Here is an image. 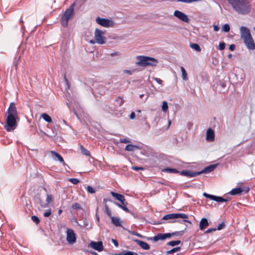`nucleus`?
Returning <instances> with one entry per match:
<instances>
[{"label": "nucleus", "instance_id": "nucleus-41", "mask_svg": "<svg viewBox=\"0 0 255 255\" xmlns=\"http://www.w3.org/2000/svg\"><path fill=\"white\" fill-rule=\"evenodd\" d=\"M31 220L34 223H36V224L39 223L40 222L39 218L36 216H32L31 217Z\"/></svg>", "mask_w": 255, "mask_h": 255}, {"label": "nucleus", "instance_id": "nucleus-29", "mask_svg": "<svg viewBox=\"0 0 255 255\" xmlns=\"http://www.w3.org/2000/svg\"><path fill=\"white\" fill-rule=\"evenodd\" d=\"M41 116L46 122L51 123L52 122L51 118L48 114L43 113Z\"/></svg>", "mask_w": 255, "mask_h": 255}, {"label": "nucleus", "instance_id": "nucleus-18", "mask_svg": "<svg viewBox=\"0 0 255 255\" xmlns=\"http://www.w3.org/2000/svg\"><path fill=\"white\" fill-rule=\"evenodd\" d=\"M215 139V133L213 129L209 128L207 130L206 140L209 141H213Z\"/></svg>", "mask_w": 255, "mask_h": 255}, {"label": "nucleus", "instance_id": "nucleus-6", "mask_svg": "<svg viewBox=\"0 0 255 255\" xmlns=\"http://www.w3.org/2000/svg\"><path fill=\"white\" fill-rule=\"evenodd\" d=\"M182 218L184 219H187L188 218V216L183 213H172V214H167L165 216H164L162 220H172V219H175L177 218Z\"/></svg>", "mask_w": 255, "mask_h": 255}, {"label": "nucleus", "instance_id": "nucleus-4", "mask_svg": "<svg viewBox=\"0 0 255 255\" xmlns=\"http://www.w3.org/2000/svg\"><path fill=\"white\" fill-rule=\"evenodd\" d=\"M179 234L178 232H175L172 233H165V234H158L157 235L153 237H150L148 238V240H153L154 242H157L159 240H164L166 239L170 238L172 236L177 235Z\"/></svg>", "mask_w": 255, "mask_h": 255}, {"label": "nucleus", "instance_id": "nucleus-44", "mask_svg": "<svg viewBox=\"0 0 255 255\" xmlns=\"http://www.w3.org/2000/svg\"><path fill=\"white\" fill-rule=\"evenodd\" d=\"M225 227V225L224 223L223 222L222 223H220L218 225V227L217 228H216V229H217V230H221L223 229Z\"/></svg>", "mask_w": 255, "mask_h": 255}, {"label": "nucleus", "instance_id": "nucleus-46", "mask_svg": "<svg viewBox=\"0 0 255 255\" xmlns=\"http://www.w3.org/2000/svg\"><path fill=\"white\" fill-rule=\"evenodd\" d=\"M203 196L207 198H209V199L213 200L214 195L209 194L206 193H204Z\"/></svg>", "mask_w": 255, "mask_h": 255}, {"label": "nucleus", "instance_id": "nucleus-45", "mask_svg": "<svg viewBox=\"0 0 255 255\" xmlns=\"http://www.w3.org/2000/svg\"><path fill=\"white\" fill-rule=\"evenodd\" d=\"M51 214V210L48 209V210H46V211H45L44 213L43 216L45 217H48L50 216Z\"/></svg>", "mask_w": 255, "mask_h": 255}, {"label": "nucleus", "instance_id": "nucleus-3", "mask_svg": "<svg viewBox=\"0 0 255 255\" xmlns=\"http://www.w3.org/2000/svg\"><path fill=\"white\" fill-rule=\"evenodd\" d=\"M74 4H73L66 9L60 18L61 25L64 27H67L68 21L74 15Z\"/></svg>", "mask_w": 255, "mask_h": 255}, {"label": "nucleus", "instance_id": "nucleus-32", "mask_svg": "<svg viewBox=\"0 0 255 255\" xmlns=\"http://www.w3.org/2000/svg\"><path fill=\"white\" fill-rule=\"evenodd\" d=\"M120 208H122L124 211L128 213H130V211L126 207V205L124 203V205L120 204L119 203H116Z\"/></svg>", "mask_w": 255, "mask_h": 255}, {"label": "nucleus", "instance_id": "nucleus-49", "mask_svg": "<svg viewBox=\"0 0 255 255\" xmlns=\"http://www.w3.org/2000/svg\"><path fill=\"white\" fill-rule=\"evenodd\" d=\"M120 142L121 143H129L130 141L127 138L120 139Z\"/></svg>", "mask_w": 255, "mask_h": 255}, {"label": "nucleus", "instance_id": "nucleus-9", "mask_svg": "<svg viewBox=\"0 0 255 255\" xmlns=\"http://www.w3.org/2000/svg\"><path fill=\"white\" fill-rule=\"evenodd\" d=\"M136 58L139 61L136 63V65L143 67H147V64H150L149 63H148V60H152L148 56H138Z\"/></svg>", "mask_w": 255, "mask_h": 255}, {"label": "nucleus", "instance_id": "nucleus-57", "mask_svg": "<svg viewBox=\"0 0 255 255\" xmlns=\"http://www.w3.org/2000/svg\"><path fill=\"white\" fill-rule=\"evenodd\" d=\"M131 234L132 235H134V236H137V237H141V235L139 233H137L136 232H132Z\"/></svg>", "mask_w": 255, "mask_h": 255}, {"label": "nucleus", "instance_id": "nucleus-47", "mask_svg": "<svg viewBox=\"0 0 255 255\" xmlns=\"http://www.w3.org/2000/svg\"><path fill=\"white\" fill-rule=\"evenodd\" d=\"M226 44L224 42H220L219 45V49L222 50L225 49Z\"/></svg>", "mask_w": 255, "mask_h": 255}, {"label": "nucleus", "instance_id": "nucleus-26", "mask_svg": "<svg viewBox=\"0 0 255 255\" xmlns=\"http://www.w3.org/2000/svg\"><path fill=\"white\" fill-rule=\"evenodd\" d=\"M162 171L164 172H167V173H179V171L178 170H177L176 169L169 168V167L165 168L162 169Z\"/></svg>", "mask_w": 255, "mask_h": 255}, {"label": "nucleus", "instance_id": "nucleus-50", "mask_svg": "<svg viewBox=\"0 0 255 255\" xmlns=\"http://www.w3.org/2000/svg\"><path fill=\"white\" fill-rule=\"evenodd\" d=\"M132 169L133 170L135 171H138V170H143V168L142 167H138V166H132Z\"/></svg>", "mask_w": 255, "mask_h": 255}, {"label": "nucleus", "instance_id": "nucleus-36", "mask_svg": "<svg viewBox=\"0 0 255 255\" xmlns=\"http://www.w3.org/2000/svg\"><path fill=\"white\" fill-rule=\"evenodd\" d=\"M180 250V247H176V248H174L169 251H168L167 252V254H173L177 251H179Z\"/></svg>", "mask_w": 255, "mask_h": 255}, {"label": "nucleus", "instance_id": "nucleus-27", "mask_svg": "<svg viewBox=\"0 0 255 255\" xmlns=\"http://www.w3.org/2000/svg\"><path fill=\"white\" fill-rule=\"evenodd\" d=\"M213 200L217 202H225L228 201L227 199L224 198L220 196H214Z\"/></svg>", "mask_w": 255, "mask_h": 255}, {"label": "nucleus", "instance_id": "nucleus-53", "mask_svg": "<svg viewBox=\"0 0 255 255\" xmlns=\"http://www.w3.org/2000/svg\"><path fill=\"white\" fill-rule=\"evenodd\" d=\"M235 47H236V46L235 44H231L229 46V49L231 50V51H233L235 50Z\"/></svg>", "mask_w": 255, "mask_h": 255}, {"label": "nucleus", "instance_id": "nucleus-15", "mask_svg": "<svg viewBox=\"0 0 255 255\" xmlns=\"http://www.w3.org/2000/svg\"><path fill=\"white\" fill-rule=\"evenodd\" d=\"M217 167L216 164H211L204 168L201 171L197 172L198 175L202 173H209L213 171Z\"/></svg>", "mask_w": 255, "mask_h": 255}, {"label": "nucleus", "instance_id": "nucleus-13", "mask_svg": "<svg viewBox=\"0 0 255 255\" xmlns=\"http://www.w3.org/2000/svg\"><path fill=\"white\" fill-rule=\"evenodd\" d=\"M90 245L93 249L98 252L102 251L104 249L103 243L101 241L97 242L92 241L90 243Z\"/></svg>", "mask_w": 255, "mask_h": 255}, {"label": "nucleus", "instance_id": "nucleus-30", "mask_svg": "<svg viewBox=\"0 0 255 255\" xmlns=\"http://www.w3.org/2000/svg\"><path fill=\"white\" fill-rule=\"evenodd\" d=\"M190 47L197 52L201 51L200 46L197 43H190Z\"/></svg>", "mask_w": 255, "mask_h": 255}, {"label": "nucleus", "instance_id": "nucleus-19", "mask_svg": "<svg viewBox=\"0 0 255 255\" xmlns=\"http://www.w3.org/2000/svg\"><path fill=\"white\" fill-rule=\"evenodd\" d=\"M111 195L115 197L117 200L119 201L122 204L124 205V202L125 198L124 195L120 194L119 193L112 191L111 192Z\"/></svg>", "mask_w": 255, "mask_h": 255}, {"label": "nucleus", "instance_id": "nucleus-60", "mask_svg": "<svg viewBox=\"0 0 255 255\" xmlns=\"http://www.w3.org/2000/svg\"><path fill=\"white\" fill-rule=\"evenodd\" d=\"M118 55V52H115L114 53H112L111 54V55L112 56H114Z\"/></svg>", "mask_w": 255, "mask_h": 255}, {"label": "nucleus", "instance_id": "nucleus-42", "mask_svg": "<svg viewBox=\"0 0 255 255\" xmlns=\"http://www.w3.org/2000/svg\"><path fill=\"white\" fill-rule=\"evenodd\" d=\"M87 189V191L90 193L93 194V193H95L96 192V190H95V189L91 186H89V185L88 186Z\"/></svg>", "mask_w": 255, "mask_h": 255}, {"label": "nucleus", "instance_id": "nucleus-21", "mask_svg": "<svg viewBox=\"0 0 255 255\" xmlns=\"http://www.w3.org/2000/svg\"><path fill=\"white\" fill-rule=\"evenodd\" d=\"M135 242L143 250H147L150 248L149 245L143 241L135 240Z\"/></svg>", "mask_w": 255, "mask_h": 255}, {"label": "nucleus", "instance_id": "nucleus-5", "mask_svg": "<svg viewBox=\"0 0 255 255\" xmlns=\"http://www.w3.org/2000/svg\"><path fill=\"white\" fill-rule=\"evenodd\" d=\"M104 32L96 28L95 31V39L96 42L100 44H103L106 42V37L104 36Z\"/></svg>", "mask_w": 255, "mask_h": 255}, {"label": "nucleus", "instance_id": "nucleus-22", "mask_svg": "<svg viewBox=\"0 0 255 255\" xmlns=\"http://www.w3.org/2000/svg\"><path fill=\"white\" fill-rule=\"evenodd\" d=\"M39 203L41 204V207L46 208L53 201V197H52V195L47 194L46 196V203L44 205L42 204V202L40 199H39Z\"/></svg>", "mask_w": 255, "mask_h": 255}, {"label": "nucleus", "instance_id": "nucleus-64", "mask_svg": "<svg viewBox=\"0 0 255 255\" xmlns=\"http://www.w3.org/2000/svg\"><path fill=\"white\" fill-rule=\"evenodd\" d=\"M183 222H187V223H190V224H191V222H190V221L187 220H184L183 221Z\"/></svg>", "mask_w": 255, "mask_h": 255}, {"label": "nucleus", "instance_id": "nucleus-20", "mask_svg": "<svg viewBox=\"0 0 255 255\" xmlns=\"http://www.w3.org/2000/svg\"><path fill=\"white\" fill-rule=\"evenodd\" d=\"M209 226L208 219L205 218H202L199 223V228L201 230H205Z\"/></svg>", "mask_w": 255, "mask_h": 255}, {"label": "nucleus", "instance_id": "nucleus-52", "mask_svg": "<svg viewBox=\"0 0 255 255\" xmlns=\"http://www.w3.org/2000/svg\"><path fill=\"white\" fill-rule=\"evenodd\" d=\"M112 242L114 244V245L118 247L119 246V243L118 241L115 239H112Z\"/></svg>", "mask_w": 255, "mask_h": 255}, {"label": "nucleus", "instance_id": "nucleus-14", "mask_svg": "<svg viewBox=\"0 0 255 255\" xmlns=\"http://www.w3.org/2000/svg\"><path fill=\"white\" fill-rule=\"evenodd\" d=\"M243 40L249 49L254 50L255 49V44L252 37L247 38V40L245 39Z\"/></svg>", "mask_w": 255, "mask_h": 255}, {"label": "nucleus", "instance_id": "nucleus-61", "mask_svg": "<svg viewBox=\"0 0 255 255\" xmlns=\"http://www.w3.org/2000/svg\"><path fill=\"white\" fill-rule=\"evenodd\" d=\"M45 133V134H46L47 136H49V137H54V136H55V135L56 134V133H54L53 135H48V134H46V133Z\"/></svg>", "mask_w": 255, "mask_h": 255}, {"label": "nucleus", "instance_id": "nucleus-2", "mask_svg": "<svg viewBox=\"0 0 255 255\" xmlns=\"http://www.w3.org/2000/svg\"><path fill=\"white\" fill-rule=\"evenodd\" d=\"M237 13L241 15H247L252 10V5L250 0H227Z\"/></svg>", "mask_w": 255, "mask_h": 255}, {"label": "nucleus", "instance_id": "nucleus-25", "mask_svg": "<svg viewBox=\"0 0 255 255\" xmlns=\"http://www.w3.org/2000/svg\"><path fill=\"white\" fill-rule=\"evenodd\" d=\"M106 91V88L101 85H99L98 87L95 88V91L94 92L97 93L99 94L102 95Z\"/></svg>", "mask_w": 255, "mask_h": 255}, {"label": "nucleus", "instance_id": "nucleus-33", "mask_svg": "<svg viewBox=\"0 0 255 255\" xmlns=\"http://www.w3.org/2000/svg\"><path fill=\"white\" fill-rule=\"evenodd\" d=\"M181 243V241L179 240L172 241L167 243V245L171 247H174L176 245H178Z\"/></svg>", "mask_w": 255, "mask_h": 255}, {"label": "nucleus", "instance_id": "nucleus-37", "mask_svg": "<svg viewBox=\"0 0 255 255\" xmlns=\"http://www.w3.org/2000/svg\"><path fill=\"white\" fill-rule=\"evenodd\" d=\"M116 255H138L136 253L131 252V251H127L124 254L120 253L119 254H117Z\"/></svg>", "mask_w": 255, "mask_h": 255}, {"label": "nucleus", "instance_id": "nucleus-7", "mask_svg": "<svg viewBox=\"0 0 255 255\" xmlns=\"http://www.w3.org/2000/svg\"><path fill=\"white\" fill-rule=\"evenodd\" d=\"M66 241L70 245H73L76 242V234L73 229L70 228L67 229L66 231Z\"/></svg>", "mask_w": 255, "mask_h": 255}, {"label": "nucleus", "instance_id": "nucleus-34", "mask_svg": "<svg viewBox=\"0 0 255 255\" xmlns=\"http://www.w3.org/2000/svg\"><path fill=\"white\" fill-rule=\"evenodd\" d=\"M181 70L182 72V78L184 80H187V74L186 71L183 67H181Z\"/></svg>", "mask_w": 255, "mask_h": 255}, {"label": "nucleus", "instance_id": "nucleus-56", "mask_svg": "<svg viewBox=\"0 0 255 255\" xmlns=\"http://www.w3.org/2000/svg\"><path fill=\"white\" fill-rule=\"evenodd\" d=\"M129 118L131 119H133L135 118V114L133 112H132L130 114Z\"/></svg>", "mask_w": 255, "mask_h": 255}, {"label": "nucleus", "instance_id": "nucleus-35", "mask_svg": "<svg viewBox=\"0 0 255 255\" xmlns=\"http://www.w3.org/2000/svg\"><path fill=\"white\" fill-rule=\"evenodd\" d=\"M71 208L73 210H78L82 209L81 205L78 203H75L72 204Z\"/></svg>", "mask_w": 255, "mask_h": 255}, {"label": "nucleus", "instance_id": "nucleus-40", "mask_svg": "<svg viewBox=\"0 0 255 255\" xmlns=\"http://www.w3.org/2000/svg\"><path fill=\"white\" fill-rule=\"evenodd\" d=\"M230 27L228 24H225L222 27V30L226 32H228L230 31Z\"/></svg>", "mask_w": 255, "mask_h": 255}, {"label": "nucleus", "instance_id": "nucleus-62", "mask_svg": "<svg viewBox=\"0 0 255 255\" xmlns=\"http://www.w3.org/2000/svg\"><path fill=\"white\" fill-rule=\"evenodd\" d=\"M98 207H97V208L96 216H97V220H98V221H99V219H100V218H99V217L98 216V214H97V213H98Z\"/></svg>", "mask_w": 255, "mask_h": 255}, {"label": "nucleus", "instance_id": "nucleus-11", "mask_svg": "<svg viewBox=\"0 0 255 255\" xmlns=\"http://www.w3.org/2000/svg\"><path fill=\"white\" fill-rule=\"evenodd\" d=\"M240 32L241 38L245 39L247 40V38L252 37L249 29L246 26H241L240 28Z\"/></svg>", "mask_w": 255, "mask_h": 255}, {"label": "nucleus", "instance_id": "nucleus-16", "mask_svg": "<svg viewBox=\"0 0 255 255\" xmlns=\"http://www.w3.org/2000/svg\"><path fill=\"white\" fill-rule=\"evenodd\" d=\"M50 152L54 160H58L60 162L62 163L63 165L65 164L63 157L58 152L54 150L50 151Z\"/></svg>", "mask_w": 255, "mask_h": 255}, {"label": "nucleus", "instance_id": "nucleus-38", "mask_svg": "<svg viewBox=\"0 0 255 255\" xmlns=\"http://www.w3.org/2000/svg\"><path fill=\"white\" fill-rule=\"evenodd\" d=\"M105 212H106V214H107V215L110 217V218L112 217V212H111V210L109 208L108 206L107 205H105Z\"/></svg>", "mask_w": 255, "mask_h": 255}, {"label": "nucleus", "instance_id": "nucleus-58", "mask_svg": "<svg viewBox=\"0 0 255 255\" xmlns=\"http://www.w3.org/2000/svg\"><path fill=\"white\" fill-rule=\"evenodd\" d=\"M220 28L218 25H214V30L215 31H217L219 30Z\"/></svg>", "mask_w": 255, "mask_h": 255}, {"label": "nucleus", "instance_id": "nucleus-8", "mask_svg": "<svg viewBox=\"0 0 255 255\" xmlns=\"http://www.w3.org/2000/svg\"><path fill=\"white\" fill-rule=\"evenodd\" d=\"M96 21L98 24L106 27H112L114 25V22L107 18L98 17L96 19Z\"/></svg>", "mask_w": 255, "mask_h": 255}, {"label": "nucleus", "instance_id": "nucleus-43", "mask_svg": "<svg viewBox=\"0 0 255 255\" xmlns=\"http://www.w3.org/2000/svg\"><path fill=\"white\" fill-rule=\"evenodd\" d=\"M69 180L70 182L75 185L78 184L79 182V180L77 178H70Z\"/></svg>", "mask_w": 255, "mask_h": 255}, {"label": "nucleus", "instance_id": "nucleus-12", "mask_svg": "<svg viewBox=\"0 0 255 255\" xmlns=\"http://www.w3.org/2000/svg\"><path fill=\"white\" fill-rule=\"evenodd\" d=\"M174 15L184 22H188L189 18L184 13L176 10L174 12Z\"/></svg>", "mask_w": 255, "mask_h": 255}, {"label": "nucleus", "instance_id": "nucleus-31", "mask_svg": "<svg viewBox=\"0 0 255 255\" xmlns=\"http://www.w3.org/2000/svg\"><path fill=\"white\" fill-rule=\"evenodd\" d=\"M80 149L83 155H86V156H90V152L86 149L83 145H80Z\"/></svg>", "mask_w": 255, "mask_h": 255}, {"label": "nucleus", "instance_id": "nucleus-51", "mask_svg": "<svg viewBox=\"0 0 255 255\" xmlns=\"http://www.w3.org/2000/svg\"><path fill=\"white\" fill-rule=\"evenodd\" d=\"M217 231V229H216V228H209L208 229H207L205 233H211L212 232H213V231Z\"/></svg>", "mask_w": 255, "mask_h": 255}, {"label": "nucleus", "instance_id": "nucleus-17", "mask_svg": "<svg viewBox=\"0 0 255 255\" xmlns=\"http://www.w3.org/2000/svg\"><path fill=\"white\" fill-rule=\"evenodd\" d=\"M179 173L181 175L186 176L190 178L195 177L198 175L197 172H192L187 170L179 171Z\"/></svg>", "mask_w": 255, "mask_h": 255}, {"label": "nucleus", "instance_id": "nucleus-39", "mask_svg": "<svg viewBox=\"0 0 255 255\" xmlns=\"http://www.w3.org/2000/svg\"><path fill=\"white\" fill-rule=\"evenodd\" d=\"M167 110H168L167 103L166 101H164L162 103V110L164 112H166Z\"/></svg>", "mask_w": 255, "mask_h": 255}, {"label": "nucleus", "instance_id": "nucleus-28", "mask_svg": "<svg viewBox=\"0 0 255 255\" xmlns=\"http://www.w3.org/2000/svg\"><path fill=\"white\" fill-rule=\"evenodd\" d=\"M150 59H151L152 60H148V63H149L150 64H147L148 66H155L158 63V61L157 59L153 57H149Z\"/></svg>", "mask_w": 255, "mask_h": 255}, {"label": "nucleus", "instance_id": "nucleus-24", "mask_svg": "<svg viewBox=\"0 0 255 255\" xmlns=\"http://www.w3.org/2000/svg\"><path fill=\"white\" fill-rule=\"evenodd\" d=\"M140 147L136 145L128 144L126 146L125 150L128 151H133L136 149H139Z\"/></svg>", "mask_w": 255, "mask_h": 255}, {"label": "nucleus", "instance_id": "nucleus-54", "mask_svg": "<svg viewBox=\"0 0 255 255\" xmlns=\"http://www.w3.org/2000/svg\"><path fill=\"white\" fill-rule=\"evenodd\" d=\"M88 226V222L87 221L86 219H85L84 220V224L83 227H87Z\"/></svg>", "mask_w": 255, "mask_h": 255}, {"label": "nucleus", "instance_id": "nucleus-10", "mask_svg": "<svg viewBox=\"0 0 255 255\" xmlns=\"http://www.w3.org/2000/svg\"><path fill=\"white\" fill-rule=\"evenodd\" d=\"M250 190V188L249 187H245L244 189L242 187H238L234 188L230 191L229 193L232 195H238L242 192H244V193H248Z\"/></svg>", "mask_w": 255, "mask_h": 255}, {"label": "nucleus", "instance_id": "nucleus-23", "mask_svg": "<svg viewBox=\"0 0 255 255\" xmlns=\"http://www.w3.org/2000/svg\"><path fill=\"white\" fill-rule=\"evenodd\" d=\"M111 218L112 223L116 227H122V221L120 219L116 217H112Z\"/></svg>", "mask_w": 255, "mask_h": 255}, {"label": "nucleus", "instance_id": "nucleus-59", "mask_svg": "<svg viewBox=\"0 0 255 255\" xmlns=\"http://www.w3.org/2000/svg\"><path fill=\"white\" fill-rule=\"evenodd\" d=\"M125 73L128 74V75H131L132 73L131 71L128 70H125Z\"/></svg>", "mask_w": 255, "mask_h": 255}, {"label": "nucleus", "instance_id": "nucleus-55", "mask_svg": "<svg viewBox=\"0 0 255 255\" xmlns=\"http://www.w3.org/2000/svg\"><path fill=\"white\" fill-rule=\"evenodd\" d=\"M64 80L66 83V84L67 85L68 88H69V83L68 79L66 78V75L64 76Z\"/></svg>", "mask_w": 255, "mask_h": 255}, {"label": "nucleus", "instance_id": "nucleus-48", "mask_svg": "<svg viewBox=\"0 0 255 255\" xmlns=\"http://www.w3.org/2000/svg\"><path fill=\"white\" fill-rule=\"evenodd\" d=\"M152 79L160 85H162L163 83V81L159 78L156 77H153Z\"/></svg>", "mask_w": 255, "mask_h": 255}, {"label": "nucleus", "instance_id": "nucleus-1", "mask_svg": "<svg viewBox=\"0 0 255 255\" xmlns=\"http://www.w3.org/2000/svg\"><path fill=\"white\" fill-rule=\"evenodd\" d=\"M7 117L4 129L7 131L14 130L17 126L16 119L18 118L17 109L14 103H10L6 113Z\"/></svg>", "mask_w": 255, "mask_h": 255}, {"label": "nucleus", "instance_id": "nucleus-63", "mask_svg": "<svg viewBox=\"0 0 255 255\" xmlns=\"http://www.w3.org/2000/svg\"><path fill=\"white\" fill-rule=\"evenodd\" d=\"M62 209H59V210H58V214H59V215L61 214V213H62Z\"/></svg>", "mask_w": 255, "mask_h": 255}]
</instances>
